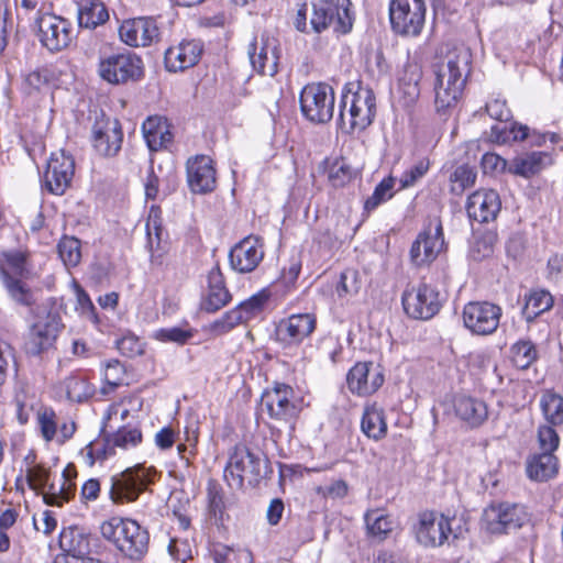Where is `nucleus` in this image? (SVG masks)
<instances>
[{
  "mask_svg": "<svg viewBox=\"0 0 563 563\" xmlns=\"http://www.w3.org/2000/svg\"><path fill=\"white\" fill-rule=\"evenodd\" d=\"M74 174V157L64 150L54 152L51 154L44 174L45 186L49 192L63 195L69 187Z\"/></svg>",
  "mask_w": 563,
  "mask_h": 563,
  "instance_id": "21",
  "label": "nucleus"
},
{
  "mask_svg": "<svg viewBox=\"0 0 563 563\" xmlns=\"http://www.w3.org/2000/svg\"><path fill=\"white\" fill-rule=\"evenodd\" d=\"M350 0H320L313 4L310 26L316 33L328 27L334 32L346 34L353 25Z\"/></svg>",
  "mask_w": 563,
  "mask_h": 563,
  "instance_id": "7",
  "label": "nucleus"
},
{
  "mask_svg": "<svg viewBox=\"0 0 563 563\" xmlns=\"http://www.w3.org/2000/svg\"><path fill=\"white\" fill-rule=\"evenodd\" d=\"M394 178H384L376 187L371 197H368L364 203L366 211L376 209L382 202L393 197Z\"/></svg>",
  "mask_w": 563,
  "mask_h": 563,
  "instance_id": "49",
  "label": "nucleus"
},
{
  "mask_svg": "<svg viewBox=\"0 0 563 563\" xmlns=\"http://www.w3.org/2000/svg\"><path fill=\"white\" fill-rule=\"evenodd\" d=\"M58 254L65 266L75 267L81 258L80 241L74 236H64L58 243Z\"/></svg>",
  "mask_w": 563,
  "mask_h": 563,
  "instance_id": "45",
  "label": "nucleus"
},
{
  "mask_svg": "<svg viewBox=\"0 0 563 563\" xmlns=\"http://www.w3.org/2000/svg\"><path fill=\"white\" fill-rule=\"evenodd\" d=\"M264 251L260 240L247 236L239 242L230 252L231 267L239 273H250L262 262Z\"/></svg>",
  "mask_w": 563,
  "mask_h": 563,
  "instance_id": "26",
  "label": "nucleus"
},
{
  "mask_svg": "<svg viewBox=\"0 0 563 563\" xmlns=\"http://www.w3.org/2000/svg\"><path fill=\"white\" fill-rule=\"evenodd\" d=\"M528 131L527 125L512 124L509 132L507 131V125H494L492 126L490 137L497 143H505L508 141L509 134H512L515 141H523L528 137Z\"/></svg>",
  "mask_w": 563,
  "mask_h": 563,
  "instance_id": "54",
  "label": "nucleus"
},
{
  "mask_svg": "<svg viewBox=\"0 0 563 563\" xmlns=\"http://www.w3.org/2000/svg\"><path fill=\"white\" fill-rule=\"evenodd\" d=\"M526 472L528 477L534 482H547L559 472L558 457L552 453H533L527 459Z\"/></svg>",
  "mask_w": 563,
  "mask_h": 563,
  "instance_id": "30",
  "label": "nucleus"
},
{
  "mask_svg": "<svg viewBox=\"0 0 563 563\" xmlns=\"http://www.w3.org/2000/svg\"><path fill=\"white\" fill-rule=\"evenodd\" d=\"M71 287L76 295V301L77 306L76 309L84 316H87L89 318L95 317V306L92 301L90 300L88 294L82 289V287L73 279Z\"/></svg>",
  "mask_w": 563,
  "mask_h": 563,
  "instance_id": "60",
  "label": "nucleus"
},
{
  "mask_svg": "<svg viewBox=\"0 0 563 563\" xmlns=\"http://www.w3.org/2000/svg\"><path fill=\"white\" fill-rule=\"evenodd\" d=\"M124 373V367L119 361H110L104 368V382L113 389L122 384Z\"/></svg>",
  "mask_w": 563,
  "mask_h": 563,
  "instance_id": "62",
  "label": "nucleus"
},
{
  "mask_svg": "<svg viewBox=\"0 0 563 563\" xmlns=\"http://www.w3.org/2000/svg\"><path fill=\"white\" fill-rule=\"evenodd\" d=\"M141 441L142 433L137 428L122 427L107 439V444L110 449L120 448L128 450L136 446Z\"/></svg>",
  "mask_w": 563,
  "mask_h": 563,
  "instance_id": "43",
  "label": "nucleus"
},
{
  "mask_svg": "<svg viewBox=\"0 0 563 563\" xmlns=\"http://www.w3.org/2000/svg\"><path fill=\"white\" fill-rule=\"evenodd\" d=\"M156 471L137 465L111 478L110 496L114 503H131L154 482Z\"/></svg>",
  "mask_w": 563,
  "mask_h": 563,
  "instance_id": "11",
  "label": "nucleus"
},
{
  "mask_svg": "<svg viewBox=\"0 0 563 563\" xmlns=\"http://www.w3.org/2000/svg\"><path fill=\"white\" fill-rule=\"evenodd\" d=\"M450 532L449 519L432 511L421 512L415 526L416 539L426 548L442 545Z\"/></svg>",
  "mask_w": 563,
  "mask_h": 563,
  "instance_id": "22",
  "label": "nucleus"
},
{
  "mask_svg": "<svg viewBox=\"0 0 563 563\" xmlns=\"http://www.w3.org/2000/svg\"><path fill=\"white\" fill-rule=\"evenodd\" d=\"M347 386L353 394L366 396L375 393L384 383V375L373 363H356L347 374Z\"/></svg>",
  "mask_w": 563,
  "mask_h": 563,
  "instance_id": "25",
  "label": "nucleus"
},
{
  "mask_svg": "<svg viewBox=\"0 0 563 563\" xmlns=\"http://www.w3.org/2000/svg\"><path fill=\"white\" fill-rule=\"evenodd\" d=\"M131 522L132 519L112 517L101 523L100 533L106 540L112 542L115 548L122 552V541L124 540V536L126 534Z\"/></svg>",
  "mask_w": 563,
  "mask_h": 563,
  "instance_id": "40",
  "label": "nucleus"
},
{
  "mask_svg": "<svg viewBox=\"0 0 563 563\" xmlns=\"http://www.w3.org/2000/svg\"><path fill=\"white\" fill-rule=\"evenodd\" d=\"M443 228L440 220H435L433 228L430 224L420 232L410 249V261L415 266L432 263L443 250Z\"/></svg>",
  "mask_w": 563,
  "mask_h": 563,
  "instance_id": "17",
  "label": "nucleus"
},
{
  "mask_svg": "<svg viewBox=\"0 0 563 563\" xmlns=\"http://www.w3.org/2000/svg\"><path fill=\"white\" fill-rule=\"evenodd\" d=\"M456 417L471 428H478L488 418V408L485 401L466 396H456L453 400Z\"/></svg>",
  "mask_w": 563,
  "mask_h": 563,
  "instance_id": "29",
  "label": "nucleus"
},
{
  "mask_svg": "<svg viewBox=\"0 0 563 563\" xmlns=\"http://www.w3.org/2000/svg\"><path fill=\"white\" fill-rule=\"evenodd\" d=\"M60 305L55 298H47L34 309V321L25 343L27 354L38 356L53 349L64 328Z\"/></svg>",
  "mask_w": 563,
  "mask_h": 563,
  "instance_id": "3",
  "label": "nucleus"
},
{
  "mask_svg": "<svg viewBox=\"0 0 563 563\" xmlns=\"http://www.w3.org/2000/svg\"><path fill=\"white\" fill-rule=\"evenodd\" d=\"M302 114L311 122L325 123L334 112V91L323 82H312L303 87L299 98Z\"/></svg>",
  "mask_w": 563,
  "mask_h": 563,
  "instance_id": "9",
  "label": "nucleus"
},
{
  "mask_svg": "<svg viewBox=\"0 0 563 563\" xmlns=\"http://www.w3.org/2000/svg\"><path fill=\"white\" fill-rule=\"evenodd\" d=\"M538 357V352L534 344L527 341H519L511 346V360L516 367L526 369Z\"/></svg>",
  "mask_w": 563,
  "mask_h": 563,
  "instance_id": "44",
  "label": "nucleus"
},
{
  "mask_svg": "<svg viewBox=\"0 0 563 563\" xmlns=\"http://www.w3.org/2000/svg\"><path fill=\"white\" fill-rule=\"evenodd\" d=\"M74 470L68 466L64 470L58 484L51 483L49 470L42 464L29 466L25 472L27 484L33 490L43 492L45 504L49 506H63L69 501L76 492V485L73 483Z\"/></svg>",
  "mask_w": 563,
  "mask_h": 563,
  "instance_id": "5",
  "label": "nucleus"
},
{
  "mask_svg": "<svg viewBox=\"0 0 563 563\" xmlns=\"http://www.w3.org/2000/svg\"><path fill=\"white\" fill-rule=\"evenodd\" d=\"M120 40L131 47H147L161 38V31L153 18L140 16L124 20L119 29Z\"/></svg>",
  "mask_w": 563,
  "mask_h": 563,
  "instance_id": "20",
  "label": "nucleus"
},
{
  "mask_svg": "<svg viewBox=\"0 0 563 563\" xmlns=\"http://www.w3.org/2000/svg\"><path fill=\"white\" fill-rule=\"evenodd\" d=\"M553 302V297L549 291L543 289L532 290L526 296L522 316L528 322H531L541 313L550 310Z\"/></svg>",
  "mask_w": 563,
  "mask_h": 563,
  "instance_id": "37",
  "label": "nucleus"
},
{
  "mask_svg": "<svg viewBox=\"0 0 563 563\" xmlns=\"http://www.w3.org/2000/svg\"><path fill=\"white\" fill-rule=\"evenodd\" d=\"M475 179V170L468 165H461L450 176L451 191L461 195L466 188L474 185Z\"/></svg>",
  "mask_w": 563,
  "mask_h": 563,
  "instance_id": "48",
  "label": "nucleus"
},
{
  "mask_svg": "<svg viewBox=\"0 0 563 563\" xmlns=\"http://www.w3.org/2000/svg\"><path fill=\"white\" fill-rule=\"evenodd\" d=\"M209 289L202 307L206 311L214 312L225 306L231 296L224 286L223 277L219 271H211L208 275Z\"/></svg>",
  "mask_w": 563,
  "mask_h": 563,
  "instance_id": "33",
  "label": "nucleus"
},
{
  "mask_svg": "<svg viewBox=\"0 0 563 563\" xmlns=\"http://www.w3.org/2000/svg\"><path fill=\"white\" fill-rule=\"evenodd\" d=\"M97 73L108 84L123 85L141 79L143 62L131 52L100 53Z\"/></svg>",
  "mask_w": 563,
  "mask_h": 563,
  "instance_id": "6",
  "label": "nucleus"
},
{
  "mask_svg": "<svg viewBox=\"0 0 563 563\" xmlns=\"http://www.w3.org/2000/svg\"><path fill=\"white\" fill-rule=\"evenodd\" d=\"M362 431L371 439L380 440L387 433V423L384 416L383 408L376 404L365 407L362 422Z\"/></svg>",
  "mask_w": 563,
  "mask_h": 563,
  "instance_id": "36",
  "label": "nucleus"
},
{
  "mask_svg": "<svg viewBox=\"0 0 563 563\" xmlns=\"http://www.w3.org/2000/svg\"><path fill=\"white\" fill-rule=\"evenodd\" d=\"M501 308L488 301H471L464 306L463 322L473 334L489 335L500 321Z\"/></svg>",
  "mask_w": 563,
  "mask_h": 563,
  "instance_id": "15",
  "label": "nucleus"
},
{
  "mask_svg": "<svg viewBox=\"0 0 563 563\" xmlns=\"http://www.w3.org/2000/svg\"><path fill=\"white\" fill-rule=\"evenodd\" d=\"M77 19L80 27L96 29L108 21L109 13L99 0H82L78 5Z\"/></svg>",
  "mask_w": 563,
  "mask_h": 563,
  "instance_id": "35",
  "label": "nucleus"
},
{
  "mask_svg": "<svg viewBox=\"0 0 563 563\" xmlns=\"http://www.w3.org/2000/svg\"><path fill=\"white\" fill-rule=\"evenodd\" d=\"M339 119L342 129L350 134L369 126L376 113L375 95L369 88L349 84L340 101Z\"/></svg>",
  "mask_w": 563,
  "mask_h": 563,
  "instance_id": "2",
  "label": "nucleus"
},
{
  "mask_svg": "<svg viewBox=\"0 0 563 563\" xmlns=\"http://www.w3.org/2000/svg\"><path fill=\"white\" fill-rule=\"evenodd\" d=\"M501 209L498 192L493 189H479L473 192L466 203V211L471 219L487 223L494 221Z\"/></svg>",
  "mask_w": 563,
  "mask_h": 563,
  "instance_id": "24",
  "label": "nucleus"
},
{
  "mask_svg": "<svg viewBox=\"0 0 563 563\" xmlns=\"http://www.w3.org/2000/svg\"><path fill=\"white\" fill-rule=\"evenodd\" d=\"M486 112L497 121L507 122L511 118V112L505 100L494 99L486 103Z\"/></svg>",
  "mask_w": 563,
  "mask_h": 563,
  "instance_id": "63",
  "label": "nucleus"
},
{
  "mask_svg": "<svg viewBox=\"0 0 563 563\" xmlns=\"http://www.w3.org/2000/svg\"><path fill=\"white\" fill-rule=\"evenodd\" d=\"M529 520L526 508L518 504L501 503L484 510L482 522L486 531L503 534L516 531Z\"/></svg>",
  "mask_w": 563,
  "mask_h": 563,
  "instance_id": "12",
  "label": "nucleus"
},
{
  "mask_svg": "<svg viewBox=\"0 0 563 563\" xmlns=\"http://www.w3.org/2000/svg\"><path fill=\"white\" fill-rule=\"evenodd\" d=\"M67 398L71 401L81 402L95 393L92 385L84 376H70L64 382Z\"/></svg>",
  "mask_w": 563,
  "mask_h": 563,
  "instance_id": "42",
  "label": "nucleus"
},
{
  "mask_svg": "<svg viewBox=\"0 0 563 563\" xmlns=\"http://www.w3.org/2000/svg\"><path fill=\"white\" fill-rule=\"evenodd\" d=\"M148 541L147 530L132 520L122 541V553L132 560H140L148 550Z\"/></svg>",
  "mask_w": 563,
  "mask_h": 563,
  "instance_id": "32",
  "label": "nucleus"
},
{
  "mask_svg": "<svg viewBox=\"0 0 563 563\" xmlns=\"http://www.w3.org/2000/svg\"><path fill=\"white\" fill-rule=\"evenodd\" d=\"M367 532L379 540L385 539L393 530V520L382 509H371L364 516Z\"/></svg>",
  "mask_w": 563,
  "mask_h": 563,
  "instance_id": "39",
  "label": "nucleus"
},
{
  "mask_svg": "<svg viewBox=\"0 0 563 563\" xmlns=\"http://www.w3.org/2000/svg\"><path fill=\"white\" fill-rule=\"evenodd\" d=\"M430 164L427 159L417 162L412 167L406 170L400 177L401 188H409L416 185L429 170Z\"/></svg>",
  "mask_w": 563,
  "mask_h": 563,
  "instance_id": "58",
  "label": "nucleus"
},
{
  "mask_svg": "<svg viewBox=\"0 0 563 563\" xmlns=\"http://www.w3.org/2000/svg\"><path fill=\"white\" fill-rule=\"evenodd\" d=\"M317 324L311 313H296L282 319L275 328V340L284 347L299 345L311 335Z\"/></svg>",
  "mask_w": 563,
  "mask_h": 563,
  "instance_id": "18",
  "label": "nucleus"
},
{
  "mask_svg": "<svg viewBox=\"0 0 563 563\" xmlns=\"http://www.w3.org/2000/svg\"><path fill=\"white\" fill-rule=\"evenodd\" d=\"M118 350L128 357H134L143 353V343L134 334H126L117 341Z\"/></svg>",
  "mask_w": 563,
  "mask_h": 563,
  "instance_id": "59",
  "label": "nucleus"
},
{
  "mask_svg": "<svg viewBox=\"0 0 563 563\" xmlns=\"http://www.w3.org/2000/svg\"><path fill=\"white\" fill-rule=\"evenodd\" d=\"M554 426L544 424L538 429V444L540 452L552 453L559 448L560 438L553 428Z\"/></svg>",
  "mask_w": 563,
  "mask_h": 563,
  "instance_id": "55",
  "label": "nucleus"
},
{
  "mask_svg": "<svg viewBox=\"0 0 563 563\" xmlns=\"http://www.w3.org/2000/svg\"><path fill=\"white\" fill-rule=\"evenodd\" d=\"M37 424L45 441H52L57 430L56 413L49 408L40 410L37 412Z\"/></svg>",
  "mask_w": 563,
  "mask_h": 563,
  "instance_id": "56",
  "label": "nucleus"
},
{
  "mask_svg": "<svg viewBox=\"0 0 563 563\" xmlns=\"http://www.w3.org/2000/svg\"><path fill=\"white\" fill-rule=\"evenodd\" d=\"M269 473L268 461L252 452L245 445H236L224 467V479L230 487L240 489L246 479L255 486Z\"/></svg>",
  "mask_w": 563,
  "mask_h": 563,
  "instance_id": "4",
  "label": "nucleus"
},
{
  "mask_svg": "<svg viewBox=\"0 0 563 563\" xmlns=\"http://www.w3.org/2000/svg\"><path fill=\"white\" fill-rule=\"evenodd\" d=\"M41 44L52 53L67 48L73 41V29L68 20L53 13H44L35 19Z\"/></svg>",
  "mask_w": 563,
  "mask_h": 563,
  "instance_id": "14",
  "label": "nucleus"
},
{
  "mask_svg": "<svg viewBox=\"0 0 563 563\" xmlns=\"http://www.w3.org/2000/svg\"><path fill=\"white\" fill-rule=\"evenodd\" d=\"M4 262L1 275L10 297L20 305L30 306L33 302L32 294L16 276L25 273L26 256L23 252H8L3 254Z\"/></svg>",
  "mask_w": 563,
  "mask_h": 563,
  "instance_id": "16",
  "label": "nucleus"
},
{
  "mask_svg": "<svg viewBox=\"0 0 563 563\" xmlns=\"http://www.w3.org/2000/svg\"><path fill=\"white\" fill-rule=\"evenodd\" d=\"M472 54L466 47L450 51L435 70V108L438 112L454 107L460 100L471 71Z\"/></svg>",
  "mask_w": 563,
  "mask_h": 563,
  "instance_id": "1",
  "label": "nucleus"
},
{
  "mask_svg": "<svg viewBox=\"0 0 563 563\" xmlns=\"http://www.w3.org/2000/svg\"><path fill=\"white\" fill-rule=\"evenodd\" d=\"M391 29L402 36H417L426 21L423 0H393L389 4Z\"/></svg>",
  "mask_w": 563,
  "mask_h": 563,
  "instance_id": "10",
  "label": "nucleus"
},
{
  "mask_svg": "<svg viewBox=\"0 0 563 563\" xmlns=\"http://www.w3.org/2000/svg\"><path fill=\"white\" fill-rule=\"evenodd\" d=\"M187 183L194 194H208L216 189L217 172L207 155L190 157L186 163Z\"/></svg>",
  "mask_w": 563,
  "mask_h": 563,
  "instance_id": "23",
  "label": "nucleus"
},
{
  "mask_svg": "<svg viewBox=\"0 0 563 563\" xmlns=\"http://www.w3.org/2000/svg\"><path fill=\"white\" fill-rule=\"evenodd\" d=\"M216 563H252V554L246 549H232L225 545L214 551Z\"/></svg>",
  "mask_w": 563,
  "mask_h": 563,
  "instance_id": "51",
  "label": "nucleus"
},
{
  "mask_svg": "<svg viewBox=\"0 0 563 563\" xmlns=\"http://www.w3.org/2000/svg\"><path fill=\"white\" fill-rule=\"evenodd\" d=\"M549 155L544 152H531L515 157L508 167V172L522 177H530L541 172Z\"/></svg>",
  "mask_w": 563,
  "mask_h": 563,
  "instance_id": "34",
  "label": "nucleus"
},
{
  "mask_svg": "<svg viewBox=\"0 0 563 563\" xmlns=\"http://www.w3.org/2000/svg\"><path fill=\"white\" fill-rule=\"evenodd\" d=\"M497 236L492 231L476 234L470 247V256L474 261H483L493 255Z\"/></svg>",
  "mask_w": 563,
  "mask_h": 563,
  "instance_id": "41",
  "label": "nucleus"
},
{
  "mask_svg": "<svg viewBox=\"0 0 563 563\" xmlns=\"http://www.w3.org/2000/svg\"><path fill=\"white\" fill-rule=\"evenodd\" d=\"M540 407L547 422L551 426L563 424V397L547 390L540 398Z\"/></svg>",
  "mask_w": 563,
  "mask_h": 563,
  "instance_id": "38",
  "label": "nucleus"
},
{
  "mask_svg": "<svg viewBox=\"0 0 563 563\" xmlns=\"http://www.w3.org/2000/svg\"><path fill=\"white\" fill-rule=\"evenodd\" d=\"M247 54L257 73L271 77L277 73L279 51L278 41L274 36L264 32L260 37H254L247 47Z\"/></svg>",
  "mask_w": 563,
  "mask_h": 563,
  "instance_id": "19",
  "label": "nucleus"
},
{
  "mask_svg": "<svg viewBox=\"0 0 563 563\" xmlns=\"http://www.w3.org/2000/svg\"><path fill=\"white\" fill-rule=\"evenodd\" d=\"M33 526L36 531L49 536L56 529L57 520L52 511L45 510L40 518L33 517Z\"/></svg>",
  "mask_w": 563,
  "mask_h": 563,
  "instance_id": "64",
  "label": "nucleus"
},
{
  "mask_svg": "<svg viewBox=\"0 0 563 563\" xmlns=\"http://www.w3.org/2000/svg\"><path fill=\"white\" fill-rule=\"evenodd\" d=\"M422 78V70L418 64H407L404 70V75L400 78V86L404 92L411 99L415 100L419 96V82Z\"/></svg>",
  "mask_w": 563,
  "mask_h": 563,
  "instance_id": "46",
  "label": "nucleus"
},
{
  "mask_svg": "<svg viewBox=\"0 0 563 563\" xmlns=\"http://www.w3.org/2000/svg\"><path fill=\"white\" fill-rule=\"evenodd\" d=\"M354 175V168L344 158L335 159L329 169V179L334 187L344 186Z\"/></svg>",
  "mask_w": 563,
  "mask_h": 563,
  "instance_id": "50",
  "label": "nucleus"
},
{
  "mask_svg": "<svg viewBox=\"0 0 563 563\" xmlns=\"http://www.w3.org/2000/svg\"><path fill=\"white\" fill-rule=\"evenodd\" d=\"M52 78V74L47 68H37L25 75L22 89L26 95H34L42 91Z\"/></svg>",
  "mask_w": 563,
  "mask_h": 563,
  "instance_id": "47",
  "label": "nucleus"
},
{
  "mask_svg": "<svg viewBox=\"0 0 563 563\" xmlns=\"http://www.w3.org/2000/svg\"><path fill=\"white\" fill-rule=\"evenodd\" d=\"M59 547L66 553L88 555L90 552V534L82 527H65L59 533Z\"/></svg>",
  "mask_w": 563,
  "mask_h": 563,
  "instance_id": "31",
  "label": "nucleus"
},
{
  "mask_svg": "<svg viewBox=\"0 0 563 563\" xmlns=\"http://www.w3.org/2000/svg\"><path fill=\"white\" fill-rule=\"evenodd\" d=\"M202 54V44L199 41H183L165 52L164 60L168 71H183L195 66Z\"/></svg>",
  "mask_w": 563,
  "mask_h": 563,
  "instance_id": "28",
  "label": "nucleus"
},
{
  "mask_svg": "<svg viewBox=\"0 0 563 563\" xmlns=\"http://www.w3.org/2000/svg\"><path fill=\"white\" fill-rule=\"evenodd\" d=\"M405 312L417 320H429L441 309L442 299L435 287L420 284L406 289L401 297Z\"/></svg>",
  "mask_w": 563,
  "mask_h": 563,
  "instance_id": "13",
  "label": "nucleus"
},
{
  "mask_svg": "<svg viewBox=\"0 0 563 563\" xmlns=\"http://www.w3.org/2000/svg\"><path fill=\"white\" fill-rule=\"evenodd\" d=\"M194 336V330L190 328L170 327L159 329L155 332V339L162 342H174L185 344Z\"/></svg>",
  "mask_w": 563,
  "mask_h": 563,
  "instance_id": "53",
  "label": "nucleus"
},
{
  "mask_svg": "<svg viewBox=\"0 0 563 563\" xmlns=\"http://www.w3.org/2000/svg\"><path fill=\"white\" fill-rule=\"evenodd\" d=\"M123 134L118 121L100 120L92 126L96 151L102 156H114L121 148Z\"/></svg>",
  "mask_w": 563,
  "mask_h": 563,
  "instance_id": "27",
  "label": "nucleus"
},
{
  "mask_svg": "<svg viewBox=\"0 0 563 563\" xmlns=\"http://www.w3.org/2000/svg\"><path fill=\"white\" fill-rule=\"evenodd\" d=\"M262 401L272 419L294 430V421L302 409V400L289 385L276 384L264 391Z\"/></svg>",
  "mask_w": 563,
  "mask_h": 563,
  "instance_id": "8",
  "label": "nucleus"
},
{
  "mask_svg": "<svg viewBox=\"0 0 563 563\" xmlns=\"http://www.w3.org/2000/svg\"><path fill=\"white\" fill-rule=\"evenodd\" d=\"M244 322H247V320L244 318L241 309L238 306L234 309L225 312L220 319L216 320L213 323V329L224 333L235 325Z\"/></svg>",
  "mask_w": 563,
  "mask_h": 563,
  "instance_id": "57",
  "label": "nucleus"
},
{
  "mask_svg": "<svg viewBox=\"0 0 563 563\" xmlns=\"http://www.w3.org/2000/svg\"><path fill=\"white\" fill-rule=\"evenodd\" d=\"M13 363L14 349L8 341L0 338V386L4 384L9 367Z\"/></svg>",
  "mask_w": 563,
  "mask_h": 563,
  "instance_id": "61",
  "label": "nucleus"
},
{
  "mask_svg": "<svg viewBox=\"0 0 563 563\" xmlns=\"http://www.w3.org/2000/svg\"><path fill=\"white\" fill-rule=\"evenodd\" d=\"M268 299L269 294L266 290H261L241 302L239 308L241 309L244 318L249 321L262 313Z\"/></svg>",
  "mask_w": 563,
  "mask_h": 563,
  "instance_id": "52",
  "label": "nucleus"
}]
</instances>
